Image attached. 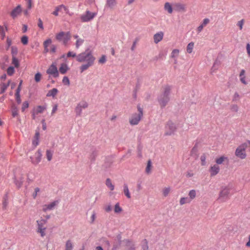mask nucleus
Returning <instances> with one entry per match:
<instances>
[{"mask_svg":"<svg viewBox=\"0 0 250 250\" xmlns=\"http://www.w3.org/2000/svg\"><path fill=\"white\" fill-rule=\"evenodd\" d=\"M95 60V57L93 55L92 52L89 49L77 55L76 61L79 62H84L80 67L81 72H83L90 67L93 66Z\"/></svg>","mask_w":250,"mask_h":250,"instance_id":"obj_1","label":"nucleus"},{"mask_svg":"<svg viewBox=\"0 0 250 250\" xmlns=\"http://www.w3.org/2000/svg\"><path fill=\"white\" fill-rule=\"evenodd\" d=\"M172 86L166 85L163 87L161 93L158 96L157 99L161 108L165 107L170 101V94Z\"/></svg>","mask_w":250,"mask_h":250,"instance_id":"obj_2","label":"nucleus"},{"mask_svg":"<svg viewBox=\"0 0 250 250\" xmlns=\"http://www.w3.org/2000/svg\"><path fill=\"white\" fill-rule=\"evenodd\" d=\"M138 113L132 114L129 119V123L132 125H137L139 124L143 115V109L141 107L140 104L137 105Z\"/></svg>","mask_w":250,"mask_h":250,"instance_id":"obj_3","label":"nucleus"},{"mask_svg":"<svg viewBox=\"0 0 250 250\" xmlns=\"http://www.w3.org/2000/svg\"><path fill=\"white\" fill-rule=\"evenodd\" d=\"M230 188L228 187L222 188L220 191L218 200L221 202H224L227 201L229 198Z\"/></svg>","mask_w":250,"mask_h":250,"instance_id":"obj_4","label":"nucleus"},{"mask_svg":"<svg viewBox=\"0 0 250 250\" xmlns=\"http://www.w3.org/2000/svg\"><path fill=\"white\" fill-rule=\"evenodd\" d=\"M36 223L37 224V232L40 233L42 237H44L45 235V231L47 228L45 226L47 224L46 220L41 218L37 220Z\"/></svg>","mask_w":250,"mask_h":250,"instance_id":"obj_5","label":"nucleus"},{"mask_svg":"<svg viewBox=\"0 0 250 250\" xmlns=\"http://www.w3.org/2000/svg\"><path fill=\"white\" fill-rule=\"evenodd\" d=\"M247 147V143H243L240 145L235 150V155L241 159H245L246 157V149Z\"/></svg>","mask_w":250,"mask_h":250,"instance_id":"obj_6","label":"nucleus"},{"mask_svg":"<svg viewBox=\"0 0 250 250\" xmlns=\"http://www.w3.org/2000/svg\"><path fill=\"white\" fill-rule=\"evenodd\" d=\"M96 15V13H93L89 10H86L84 14L81 15L80 19L81 21L83 22H88L93 20Z\"/></svg>","mask_w":250,"mask_h":250,"instance_id":"obj_7","label":"nucleus"},{"mask_svg":"<svg viewBox=\"0 0 250 250\" xmlns=\"http://www.w3.org/2000/svg\"><path fill=\"white\" fill-rule=\"evenodd\" d=\"M176 130V127L174 124L171 121L167 122L166 126L165 135H171L174 134Z\"/></svg>","mask_w":250,"mask_h":250,"instance_id":"obj_8","label":"nucleus"},{"mask_svg":"<svg viewBox=\"0 0 250 250\" xmlns=\"http://www.w3.org/2000/svg\"><path fill=\"white\" fill-rule=\"evenodd\" d=\"M46 73L50 75H52L54 78H57L59 76V74L55 62L51 64L47 70Z\"/></svg>","mask_w":250,"mask_h":250,"instance_id":"obj_9","label":"nucleus"},{"mask_svg":"<svg viewBox=\"0 0 250 250\" xmlns=\"http://www.w3.org/2000/svg\"><path fill=\"white\" fill-rule=\"evenodd\" d=\"M42 157V151L40 149H39L37 152L35 154L34 156H31L30 159L31 163L34 165L38 164L41 161Z\"/></svg>","mask_w":250,"mask_h":250,"instance_id":"obj_10","label":"nucleus"},{"mask_svg":"<svg viewBox=\"0 0 250 250\" xmlns=\"http://www.w3.org/2000/svg\"><path fill=\"white\" fill-rule=\"evenodd\" d=\"M88 107V104L85 101H82L78 104L75 108L77 116H81L83 109Z\"/></svg>","mask_w":250,"mask_h":250,"instance_id":"obj_11","label":"nucleus"},{"mask_svg":"<svg viewBox=\"0 0 250 250\" xmlns=\"http://www.w3.org/2000/svg\"><path fill=\"white\" fill-rule=\"evenodd\" d=\"M22 9L20 5H18L11 11L10 13L11 16L13 19L17 18L21 12Z\"/></svg>","mask_w":250,"mask_h":250,"instance_id":"obj_12","label":"nucleus"},{"mask_svg":"<svg viewBox=\"0 0 250 250\" xmlns=\"http://www.w3.org/2000/svg\"><path fill=\"white\" fill-rule=\"evenodd\" d=\"M58 204V201H54L49 204L44 205L43 206L42 210L46 212L48 210H51L53 209Z\"/></svg>","mask_w":250,"mask_h":250,"instance_id":"obj_13","label":"nucleus"},{"mask_svg":"<svg viewBox=\"0 0 250 250\" xmlns=\"http://www.w3.org/2000/svg\"><path fill=\"white\" fill-rule=\"evenodd\" d=\"M124 242L125 243V247L126 250H135L136 246L134 243L131 240L128 239H125L124 240Z\"/></svg>","mask_w":250,"mask_h":250,"instance_id":"obj_14","label":"nucleus"},{"mask_svg":"<svg viewBox=\"0 0 250 250\" xmlns=\"http://www.w3.org/2000/svg\"><path fill=\"white\" fill-rule=\"evenodd\" d=\"M98 154V151L94 148H93L91 150V153L89 156V159L91 163H93L97 156Z\"/></svg>","mask_w":250,"mask_h":250,"instance_id":"obj_15","label":"nucleus"},{"mask_svg":"<svg viewBox=\"0 0 250 250\" xmlns=\"http://www.w3.org/2000/svg\"><path fill=\"white\" fill-rule=\"evenodd\" d=\"M164 37V33L163 32H159L155 34L153 36L154 42L155 43H158L162 40Z\"/></svg>","mask_w":250,"mask_h":250,"instance_id":"obj_16","label":"nucleus"},{"mask_svg":"<svg viewBox=\"0 0 250 250\" xmlns=\"http://www.w3.org/2000/svg\"><path fill=\"white\" fill-rule=\"evenodd\" d=\"M210 21V20L208 18L204 19L202 23L197 27V31L198 33L201 32L203 28L206 26Z\"/></svg>","mask_w":250,"mask_h":250,"instance_id":"obj_17","label":"nucleus"},{"mask_svg":"<svg viewBox=\"0 0 250 250\" xmlns=\"http://www.w3.org/2000/svg\"><path fill=\"white\" fill-rule=\"evenodd\" d=\"M220 170L219 167L217 165H214V166L210 167L209 171L210 172L211 176H215L217 174H218Z\"/></svg>","mask_w":250,"mask_h":250,"instance_id":"obj_18","label":"nucleus"},{"mask_svg":"<svg viewBox=\"0 0 250 250\" xmlns=\"http://www.w3.org/2000/svg\"><path fill=\"white\" fill-rule=\"evenodd\" d=\"M8 204V194H5L3 197L2 201V209L5 210L7 208Z\"/></svg>","mask_w":250,"mask_h":250,"instance_id":"obj_19","label":"nucleus"},{"mask_svg":"<svg viewBox=\"0 0 250 250\" xmlns=\"http://www.w3.org/2000/svg\"><path fill=\"white\" fill-rule=\"evenodd\" d=\"M63 37L62 41L63 44L65 45L70 40V33L69 32H65V35Z\"/></svg>","mask_w":250,"mask_h":250,"instance_id":"obj_20","label":"nucleus"},{"mask_svg":"<svg viewBox=\"0 0 250 250\" xmlns=\"http://www.w3.org/2000/svg\"><path fill=\"white\" fill-rule=\"evenodd\" d=\"M175 10L178 12H185L186 11L185 5L181 3H176L175 5Z\"/></svg>","mask_w":250,"mask_h":250,"instance_id":"obj_21","label":"nucleus"},{"mask_svg":"<svg viewBox=\"0 0 250 250\" xmlns=\"http://www.w3.org/2000/svg\"><path fill=\"white\" fill-rule=\"evenodd\" d=\"M164 9H165V10L167 11V12L169 14H171L173 12V9L172 7V5L168 2H167L165 3Z\"/></svg>","mask_w":250,"mask_h":250,"instance_id":"obj_22","label":"nucleus"},{"mask_svg":"<svg viewBox=\"0 0 250 250\" xmlns=\"http://www.w3.org/2000/svg\"><path fill=\"white\" fill-rule=\"evenodd\" d=\"M68 70V66L66 64L62 63L59 68L60 72L62 74H64Z\"/></svg>","mask_w":250,"mask_h":250,"instance_id":"obj_23","label":"nucleus"},{"mask_svg":"<svg viewBox=\"0 0 250 250\" xmlns=\"http://www.w3.org/2000/svg\"><path fill=\"white\" fill-rule=\"evenodd\" d=\"M245 70H244V69L241 70L240 75H239L240 80L242 83H243L244 84H247V82L246 81V80H245L246 78L245 76Z\"/></svg>","mask_w":250,"mask_h":250,"instance_id":"obj_24","label":"nucleus"},{"mask_svg":"<svg viewBox=\"0 0 250 250\" xmlns=\"http://www.w3.org/2000/svg\"><path fill=\"white\" fill-rule=\"evenodd\" d=\"M58 92V90L57 88H54L52 89L49 90L46 94L47 97H54Z\"/></svg>","mask_w":250,"mask_h":250,"instance_id":"obj_25","label":"nucleus"},{"mask_svg":"<svg viewBox=\"0 0 250 250\" xmlns=\"http://www.w3.org/2000/svg\"><path fill=\"white\" fill-rule=\"evenodd\" d=\"M141 246L142 250H148V241L146 239H144L142 241Z\"/></svg>","mask_w":250,"mask_h":250,"instance_id":"obj_26","label":"nucleus"},{"mask_svg":"<svg viewBox=\"0 0 250 250\" xmlns=\"http://www.w3.org/2000/svg\"><path fill=\"white\" fill-rule=\"evenodd\" d=\"M124 192L125 195L126 196V197L128 199L131 198V195L128 189V188L127 185L126 184H124Z\"/></svg>","mask_w":250,"mask_h":250,"instance_id":"obj_27","label":"nucleus"},{"mask_svg":"<svg viewBox=\"0 0 250 250\" xmlns=\"http://www.w3.org/2000/svg\"><path fill=\"white\" fill-rule=\"evenodd\" d=\"M46 109V106L39 105L37 107L35 112L36 114H38L42 113Z\"/></svg>","mask_w":250,"mask_h":250,"instance_id":"obj_28","label":"nucleus"},{"mask_svg":"<svg viewBox=\"0 0 250 250\" xmlns=\"http://www.w3.org/2000/svg\"><path fill=\"white\" fill-rule=\"evenodd\" d=\"M116 4L117 2L116 0H106V5L110 8L113 7Z\"/></svg>","mask_w":250,"mask_h":250,"instance_id":"obj_29","label":"nucleus"},{"mask_svg":"<svg viewBox=\"0 0 250 250\" xmlns=\"http://www.w3.org/2000/svg\"><path fill=\"white\" fill-rule=\"evenodd\" d=\"M106 186L110 188L111 190H113L114 189V186L112 184L111 181L109 178H107L105 181Z\"/></svg>","mask_w":250,"mask_h":250,"instance_id":"obj_30","label":"nucleus"},{"mask_svg":"<svg viewBox=\"0 0 250 250\" xmlns=\"http://www.w3.org/2000/svg\"><path fill=\"white\" fill-rule=\"evenodd\" d=\"M63 8L64 10L66 9V7L63 5H61L56 7L55 10L53 12V14L57 16L58 15V12L62 9Z\"/></svg>","mask_w":250,"mask_h":250,"instance_id":"obj_31","label":"nucleus"},{"mask_svg":"<svg viewBox=\"0 0 250 250\" xmlns=\"http://www.w3.org/2000/svg\"><path fill=\"white\" fill-rule=\"evenodd\" d=\"M220 64V61L217 59L214 62L213 65L211 68L212 71H214L215 70L217 69Z\"/></svg>","mask_w":250,"mask_h":250,"instance_id":"obj_32","label":"nucleus"},{"mask_svg":"<svg viewBox=\"0 0 250 250\" xmlns=\"http://www.w3.org/2000/svg\"><path fill=\"white\" fill-rule=\"evenodd\" d=\"M65 33L63 31L60 32L56 35V39L57 41L61 42L62 40L63 37L65 35Z\"/></svg>","mask_w":250,"mask_h":250,"instance_id":"obj_33","label":"nucleus"},{"mask_svg":"<svg viewBox=\"0 0 250 250\" xmlns=\"http://www.w3.org/2000/svg\"><path fill=\"white\" fill-rule=\"evenodd\" d=\"M196 195V193L195 190L192 189L189 191L188 196L189 197L188 198L190 200V201L195 198Z\"/></svg>","mask_w":250,"mask_h":250,"instance_id":"obj_34","label":"nucleus"},{"mask_svg":"<svg viewBox=\"0 0 250 250\" xmlns=\"http://www.w3.org/2000/svg\"><path fill=\"white\" fill-rule=\"evenodd\" d=\"M9 83H10V82H9L7 84H6L4 83H2L1 84V86H0V94H2L5 91V90H6V89L7 88V87H8V86L9 85Z\"/></svg>","mask_w":250,"mask_h":250,"instance_id":"obj_35","label":"nucleus"},{"mask_svg":"<svg viewBox=\"0 0 250 250\" xmlns=\"http://www.w3.org/2000/svg\"><path fill=\"white\" fill-rule=\"evenodd\" d=\"M190 200L188 197H182L180 200V204L183 205L186 203H189Z\"/></svg>","mask_w":250,"mask_h":250,"instance_id":"obj_36","label":"nucleus"},{"mask_svg":"<svg viewBox=\"0 0 250 250\" xmlns=\"http://www.w3.org/2000/svg\"><path fill=\"white\" fill-rule=\"evenodd\" d=\"M53 151L51 150L47 149L46 151V155L48 161H50L52 160Z\"/></svg>","mask_w":250,"mask_h":250,"instance_id":"obj_37","label":"nucleus"},{"mask_svg":"<svg viewBox=\"0 0 250 250\" xmlns=\"http://www.w3.org/2000/svg\"><path fill=\"white\" fill-rule=\"evenodd\" d=\"M73 245L70 240H67L65 244V250H72L73 249Z\"/></svg>","mask_w":250,"mask_h":250,"instance_id":"obj_38","label":"nucleus"},{"mask_svg":"<svg viewBox=\"0 0 250 250\" xmlns=\"http://www.w3.org/2000/svg\"><path fill=\"white\" fill-rule=\"evenodd\" d=\"M226 160H228V158L223 156L216 159L215 162L217 165H220L222 164Z\"/></svg>","mask_w":250,"mask_h":250,"instance_id":"obj_39","label":"nucleus"},{"mask_svg":"<svg viewBox=\"0 0 250 250\" xmlns=\"http://www.w3.org/2000/svg\"><path fill=\"white\" fill-rule=\"evenodd\" d=\"M12 64L15 66V67H18L20 66V62L16 57H12Z\"/></svg>","mask_w":250,"mask_h":250,"instance_id":"obj_40","label":"nucleus"},{"mask_svg":"<svg viewBox=\"0 0 250 250\" xmlns=\"http://www.w3.org/2000/svg\"><path fill=\"white\" fill-rule=\"evenodd\" d=\"M194 46V43L193 42H191L189 43L187 47V51L188 53H191L192 51L193 48Z\"/></svg>","mask_w":250,"mask_h":250,"instance_id":"obj_41","label":"nucleus"},{"mask_svg":"<svg viewBox=\"0 0 250 250\" xmlns=\"http://www.w3.org/2000/svg\"><path fill=\"white\" fill-rule=\"evenodd\" d=\"M11 55L12 57H16L18 54V48L15 46H12L11 47Z\"/></svg>","mask_w":250,"mask_h":250,"instance_id":"obj_42","label":"nucleus"},{"mask_svg":"<svg viewBox=\"0 0 250 250\" xmlns=\"http://www.w3.org/2000/svg\"><path fill=\"white\" fill-rule=\"evenodd\" d=\"M15 71L14 67L12 66H9L7 69V73L9 76H12Z\"/></svg>","mask_w":250,"mask_h":250,"instance_id":"obj_43","label":"nucleus"},{"mask_svg":"<svg viewBox=\"0 0 250 250\" xmlns=\"http://www.w3.org/2000/svg\"><path fill=\"white\" fill-rule=\"evenodd\" d=\"M84 42V40L82 39H78L76 42V48L78 49L81 45L83 44Z\"/></svg>","mask_w":250,"mask_h":250,"instance_id":"obj_44","label":"nucleus"},{"mask_svg":"<svg viewBox=\"0 0 250 250\" xmlns=\"http://www.w3.org/2000/svg\"><path fill=\"white\" fill-rule=\"evenodd\" d=\"M122 208L121 207H120V205H119V203H117V204H116V205H115V208H114V211L115 213H120L122 211Z\"/></svg>","mask_w":250,"mask_h":250,"instance_id":"obj_45","label":"nucleus"},{"mask_svg":"<svg viewBox=\"0 0 250 250\" xmlns=\"http://www.w3.org/2000/svg\"><path fill=\"white\" fill-rule=\"evenodd\" d=\"M14 183L15 185L17 186V187L19 188L22 185L23 180L22 179L18 180L15 178L14 180Z\"/></svg>","mask_w":250,"mask_h":250,"instance_id":"obj_46","label":"nucleus"},{"mask_svg":"<svg viewBox=\"0 0 250 250\" xmlns=\"http://www.w3.org/2000/svg\"><path fill=\"white\" fill-rule=\"evenodd\" d=\"M151 167V162L149 160L147 162V166L146 168V172L147 174L150 172V168Z\"/></svg>","mask_w":250,"mask_h":250,"instance_id":"obj_47","label":"nucleus"},{"mask_svg":"<svg viewBox=\"0 0 250 250\" xmlns=\"http://www.w3.org/2000/svg\"><path fill=\"white\" fill-rule=\"evenodd\" d=\"M62 82L64 85H66L67 86L70 85V81L67 76H64L63 78Z\"/></svg>","mask_w":250,"mask_h":250,"instance_id":"obj_48","label":"nucleus"},{"mask_svg":"<svg viewBox=\"0 0 250 250\" xmlns=\"http://www.w3.org/2000/svg\"><path fill=\"white\" fill-rule=\"evenodd\" d=\"M179 53V50L177 49H175L172 50L171 53V58H175L177 57Z\"/></svg>","mask_w":250,"mask_h":250,"instance_id":"obj_49","label":"nucleus"},{"mask_svg":"<svg viewBox=\"0 0 250 250\" xmlns=\"http://www.w3.org/2000/svg\"><path fill=\"white\" fill-rule=\"evenodd\" d=\"M170 190L169 187L165 188L163 190V194L164 196L166 197L168 195Z\"/></svg>","mask_w":250,"mask_h":250,"instance_id":"obj_50","label":"nucleus"},{"mask_svg":"<svg viewBox=\"0 0 250 250\" xmlns=\"http://www.w3.org/2000/svg\"><path fill=\"white\" fill-rule=\"evenodd\" d=\"M28 41V38L26 36H23L21 38V42L24 45L27 44Z\"/></svg>","mask_w":250,"mask_h":250,"instance_id":"obj_51","label":"nucleus"},{"mask_svg":"<svg viewBox=\"0 0 250 250\" xmlns=\"http://www.w3.org/2000/svg\"><path fill=\"white\" fill-rule=\"evenodd\" d=\"M0 34L2 40H3L5 37L4 28L2 26L0 25Z\"/></svg>","mask_w":250,"mask_h":250,"instance_id":"obj_52","label":"nucleus"},{"mask_svg":"<svg viewBox=\"0 0 250 250\" xmlns=\"http://www.w3.org/2000/svg\"><path fill=\"white\" fill-rule=\"evenodd\" d=\"M12 115L13 117H15L18 115V110L17 107H15L12 108Z\"/></svg>","mask_w":250,"mask_h":250,"instance_id":"obj_53","label":"nucleus"},{"mask_svg":"<svg viewBox=\"0 0 250 250\" xmlns=\"http://www.w3.org/2000/svg\"><path fill=\"white\" fill-rule=\"evenodd\" d=\"M29 106V103L27 101H25L23 103L21 107V110L22 112H24V110L27 108Z\"/></svg>","mask_w":250,"mask_h":250,"instance_id":"obj_54","label":"nucleus"},{"mask_svg":"<svg viewBox=\"0 0 250 250\" xmlns=\"http://www.w3.org/2000/svg\"><path fill=\"white\" fill-rule=\"evenodd\" d=\"M41 74L39 72L37 73L35 75V80L36 82H39L40 81L41 79Z\"/></svg>","mask_w":250,"mask_h":250,"instance_id":"obj_55","label":"nucleus"},{"mask_svg":"<svg viewBox=\"0 0 250 250\" xmlns=\"http://www.w3.org/2000/svg\"><path fill=\"white\" fill-rule=\"evenodd\" d=\"M106 61V56L105 55H103L100 59L99 60V63H104Z\"/></svg>","mask_w":250,"mask_h":250,"instance_id":"obj_56","label":"nucleus"},{"mask_svg":"<svg viewBox=\"0 0 250 250\" xmlns=\"http://www.w3.org/2000/svg\"><path fill=\"white\" fill-rule=\"evenodd\" d=\"M6 44V49L8 50L12 44V40L9 38H7Z\"/></svg>","mask_w":250,"mask_h":250,"instance_id":"obj_57","label":"nucleus"},{"mask_svg":"<svg viewBox=\"0 0 250 250\" xmlns=\"http://www.w3.org/2000/svg\"><path fill=\"white\" fill-rule=\"evenodd\" d=\"M51 42L52 40L50 39H48L43 42V46L48 47L49 44Z\"/></svg>","mask_w":250,"mask_h":250,"instance_id":"obj_58","label":"nucleus"},{"mask_svg":"<svg viewBox=\"0 0 250 250\" xmlns=\"http://www.w3.org/2000/svg\"><path fill=\"white\" fill-rule=\"evenodd\" d=\"M231 110L233 112H237L238 111V106L236 104H233L231 106Z\"/></svg>","mask_w":250,"mask_h":250,"instance_id":"obj_59","label":"nucleus"},{"mask_svg":"<svg viewBox=\"0 0 250 250\" xmlns=\"http://www.w3.org/2000/svg\"><path fill=\"white\" fill-rule=\"evenodd\" d=\"M77 55H76V54L74 52H71V51H69L67 54V57H76V56Z\"/></svg>","mask_w":250,"mask_h":250,"instance_id":"obj_60","label":"nucleus"},{"mask_svg":"<svg viewBox=\"0 0 250 250\" xmlns=\"http://www.w3.org/2000/svg\"><path fill=\"white\" fill-rule=\"evenodd\" d=\"M26 1L27 8L30 10L32 8V0H25Z\"/></svg>","mask_w":250,"mask_h":250,"instance_id":"obj_61","label":"nucleus"},{"mask_svg":"<svg viewBox=\"0 0 250 250\" xmlns=\"http://www.w3.org/2000/svg\"><path fill=\"white\" fill-rule=\"evenodd\" d=\"M40 188H35L34 192L33 193V195H32L34 199H35L36 198L37 193H38V192H39L40 191Z\"/></svg>","mask_w":250,"mask_h":250,"instance_id":"obj_62","label":"nucleus"},{"mask_svg":"<svg viewBox=\"0 0 250 250\" xmlns=\"http://www.w3.org/2000/svg\"><path fill=\"white\" fill-rule=\"evenodd\" d=\"M244 20H241V21H239L237 23V25L239 27V28L240 30H242L243 28V26L244 24Z\"/></svg>","mask_w":250,"mask_h":250,"instance_id":"obj_63","label":"nucleus"},{"mask_svg":"<svg viewBox=\"0 0 250 250\" xmlns=\"http://www.w3.org/2000/svg\"><path fill=\"white\" fill-rule=\"evenodd\" d=\"M38 26L41 29H43V23L42 20L40 18L38 19Z\"/></svg>","mask_w":250,"mask_h":250,"instance_id":"obj_64","label":"nucleus"}]
</instances>
